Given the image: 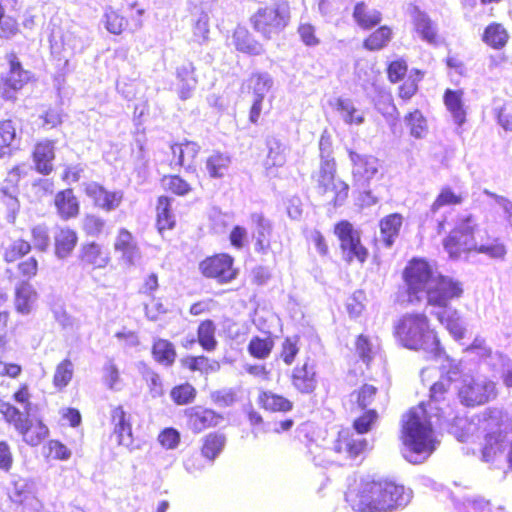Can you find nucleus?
<instances>
[{
    "instance_id": "obj_55",
    "label": "nucleus",
    "mask_w": 512,
    "mask_h": 512,
    "mask_svg": "<svg viewBox=\"0 0 512 512\" xmlns=\"http://www.w3.org/2000/svg\"><path fill=\"white\" fill-rule=\"evenodd\" d=\"M209 35V16L206 12H201L193 25V40L198 44H203L208 40Z\"/></svg>"
},
{
    "instance_id": "obj_7",
    "label": "nucleus",
    "mask_w": 512,
    "mask_h": 512,
    "mask_svg": "<svg viewBox=\"0 0 512 512\" xmlns=\"http://www.w3.org/2000/svg\"><path fill=\"white\" fill-rule=\"evenodd\" d=\"M320 168L314 175L317 192L325 197L327 203L335 207L344 203L348 196L347 183L335 177L336 163L332 156V142L329 136L322 135L319 141Z\"/></svg>"
},
{
    "instance_id": "obj_23",
    "label": "nucleus",
    "mask_w": 512,
    "mask_h": 512,
    "mask_svg": "<svg viewBox=\"0 0 512 512\" xmlns=\"http://www.w3.org/2000/svg\"><path fill=\"white\" fill-rule=\"evenodd\" d=\"M442 310L437 312L436 316L438 320L445 325L446 329L452 335L455 340H461L466 334V325L460 315V313L448 306H438Z\"/></svg>"
},
{
    "instance_id": "obj_35",
    "label": "nucleus",
    "mask_w": 512,
    "mask_h": 512,
    "mask_svg": "<svg viewBox=\"0 0 512 512\" xmlns=\"http://www.w3.org/2000/svg\"><path fill=\"white\" fill-rule=\"evenodd\" d=\"M336 111L341 119L348 125H361L364 122L363 111L356 108L350 99H337Z\"/></svg>"
},
{
    "instance_id": "obj_36",
    "label": "nucleus",
    "mask_w": 512,
    "mask_h": 512,
    "mask_svg": "<svg viewBox=\"0 0 512 512\" xmlns=\"http://www.w3.org/2000/svg\"><path fill=\"white\" fill-rule=\"evenodd\" d=\"M465 198L466 195L462 192H456L450 186L445 185L440 189L439 194L431 205L430 211L432 214H435L442 207L460 205Z\"/></svg>"
},
{
    "instance_id": "obj_52",
    "label": "nucleus",
    "mask_w": 512,
    "mask_h": 512,
    "mask_svg": "<svg viewBox=\"0 0 512 512\" xmlns=\"http://www.w3.org/2000/svg\"><path fill=\"white\" fill-rule=\"evenodd\" d=\"M273 349V341L270 338L254 337L248 345L249 353L258 359L267 358Z\"/></svg>"
},
{
    "instance_id": "obj_53",
    "label": "nucleus",
    "mask_w": 512,
    "mask_h": 512,
    "mask_svg": "<svg viewBox=\"0 0 512 512\" xmlns=\"http://www.w3.org/2000/svg\"><path fill=\"white\" fill-rule=\"evenodd\" d=\"M377 389L369 384L363 385L358 391L351 393V402L357 403L358 407L365 409L368 407L375 398Z\"/></svg>"
},
{
    "instance_id": "obj_16",
    "label": "nucleus",
    "mask_w": 512,
    "mask_h": 512,
    "mask_svg": "<svg viewBox=\"0 0 512 512\" xmlns=\"http://www.w3.org/2000/svg\"><path fill=\"white\" fill-rule=\"evenodd\" d=\"M114 250L120 254L121 262L128 267L135 266L141 259V251L130 231L119 229L115 241Z\"/></svg>"
},
{
    "instance_id": "obj_56",
    "label": "nucleus",
    "mask_w": 512,
    "mask_h": 512,
    "mask_svg": "<svg viewBox=\"0 0 512 512\" xmlns=\"http://www.w3.org/2000/svg\"><path fill=\"white\" fill-rule=\"evenodd\" d=\"M170 395H171L172 400L176 404L185 405L194 400L195 395H196V390L192 385L186 383V384H182L177 387H174L171 390Z\"/></svg>"
},
{
    "instance_id": "obj_48",
    "label": "nucleus",
    "mask_w": 512,
    "mask_h": 512,
    "mask_svg": "<svg viewBox=\"0 0 512 512\" xmlns=\"http://www.w3.org/2000/svg\"><path fill=\"white\" fill-rule=\"evenodd\" d=\"M268 155L266 164L268 166H282L286 161L285 146L276 138L267 140Z\"/></svg>"
},
{
    "instance_id": "obj_59",
    "label": "nucleus",
    "mask_w": 512,
    "mask_h": 512,
    "mask_svg": "<svg viewBox=\"0 0 512 512\" xmlns=\"http://www.w3.org/2000/svg\"><path fill=\"white\" fill-rule=\"evenodd\" d=\"M31 249V245L24 240L14 241L5 251L4 259L7 262H13L18 258L26 255Z\"/></svg>"
},
{
    "instance_id": "obj_61",
    "label": "nucleus",
    "mask_w": 512,
    "mask_h": 512,
    "mask_svg": "<svg viewBox=\"0 0 512 512\" xmlns=\"http://www.w3.org/2000/svg\"><path fill=\"white\" fill-rule=\"evenodd\" d=\"M103 381L109 389H117L120 381V373L118 367L111 359L103 366Z\"/></svg>"
},
{
    "instance_id": "obj_20",
    "label": "nucleus",
    "mask_w": 512,
    "mask_h": 512,
    "mask_svg": "<svg viewBox=\"0 0 512 512\" xmlns=\"http://www.w3.org/2000/svg\"><path fill=\"white\" fill-rule=\"evenodd\" d=\"M85 191L94 204L105 211L117 209L123 200L122 191H108L97 183L88 184Z\"/></svg>"
},
{
    "instance_id": "obj_18",
    "label": "nucleus",
    "mask_w": 512,
    "mask_h": 512,
    "mask_svg": "<svg viewBox=\"0 0 512 512\" xmlns=\"http://www.w3.org/2000/svg\"><path fill=\"white\" fill-rule=\"evenodd\" d=\"M55 144L56 142L50 139H43L35 144L32 159L34 168L39 174L49 175L53 171V162L56 157Z\"/></svg>"
},
{
    "instance_id": "obj_37",
    "label": "nucleus",
    "mask_w": 512,
    "mask_h": 512,
    "mask_svg": "<svg viewBox=\"0 0 512 512\" xmlns=\"http://www.w3.org/2000/svg\"><path fill=\"white\" fill-rule=\"evenodd\" d=\"M259 404L273 412H287L293 407L290 400L271 391H262L258 398Z\"/></svg>"
},
{
    "instance_id": "obj_51",
    "label": "nucleus",
    "mask_w": 512,
    "mask_h": 512,
    "mask_svg": "<svg viewBox=\"0 0 512 512\" xmlns=\"http://www.w3.org/2000/svg\"><path fill=\"white\" fill-rule=\"evenodd\" d=\"M391 39V30L387 26H382L373 32L365 41L364 47L367 50L374 51L382 49Z\"/></svg>"
},
{
    "instance_id": "obj_14",
    "label": "nucleus",
    "mask_w": 512,
    "mask_h": 512,
    "mask_svg": "<svg viewBox=\"0 0 512 512\" xmlns=\"http://www.w3.org/2000/svg\"><path fill=\"white\" fill-rule=\"evenodd\" d=\"M232 265V257L219 254L203 260L199 268L205 277L216 279L219 283H227L236 277V271Z\"/></svg>"
},
{
    "instance_id": "obj_13",
    "label": "nucleus",
    "mask_w": 512,
    "mask_h": 512,
    "mask_svg": "<svg viewBox=\"0 0 512 512\" xmlns=\"http://www.w3.org/2000/svg\"><path fill=\"white\" fill-rule=\"evenodd\" d=\"M9 62L10 69L2 76L0 93L5 100H15L16 93L30 81L31 73L22 68L15 55H11Z\"/></svg>"
},
{
    "instance_id": "obj_63",
    "label": "nucleus",
    "mask_w": 512,
    "mask_h": 512,
    "mask_svg": "<svg viewBox=\"0 0 512 512\" xmlns=\"http://www.w3.org/2000/svg\"><path fill=\"white\" fill-rule=\"evenodd\" d=\"M356 351L363 362L369 363L376 353V346L365 336L360 335L356 342Z\"/></svg>"
},
{
    "instance_id": "obj_38",
    "label": "nucleus",
    "mask_w": 512,
    "mask_h": 512,
    "mask_svg": "<svg viewBox=\"0 0 512 512\" xmlns=\"http://www.w3.org/2000/svg\"><path fill=\"white\" fill-rule=\"evenodd\" d=\"M509 39L507 30L502 24L491 23L483 33L482 40L488 46L494 49L503 48Z\"/></svg>"
},
{
    "instance_id": "obj_29",
    "label": "nucleus",
    "mask_w": 512,
    "mask_h": 512,
    "mask_svg": "<svg viewBox=\"0 0 512 512\" xmlns=\"http://www.w3.org/2000/svg\"><path fill=\"white\" fill-rule=\"evenodd\" d=\"M444 104L452 116L453 122L461 127L466 121V110L463 103V91L447 89L444 93Z\"/></svg>"
},
{
    "instance_id": "obj_5",
    "label": "nucleus",
    "mask_w": 512,
    "mask_h": 512,
    "mask_svg": "<svg viewBox=\"0 0 512 512\" xmlns=\"http://www.w3.org/2000/svg\"><path fill=\"white\" fill-rule=\"evenodd\" d=\"M394 334L399 343L411 350H424L435 360L440 359L443 351L435 332L430 329L428 318L424 314H405L394 326Z\"/></svg>"
},
{
    "instance_id": "obj_64",
    "label": "nucleus",
    "mask_w": 512,
    "mask_h": 512,
    "mask_svg": "<svg viewBox=\"0 0 512 512\" xmlns=\"http://www.w3.org/2000/svg\"><path fill=\"white\" fill-rule=\"evenodd\" d=\"M105 221L95 215H87L83 219V230L89 236H98L104 229Z\"/></svg>"
},
{
    "instance_id": "obj_60",
    "label": "nucleus",
    "mask_w": 512,
    "mask_h": 512,
    "mask_svg": "<svg viewBox=\"0 0 512 512\" xmlns=\"http://www.w3.org/2000/svg\"><path fill=\"white\" fill-rule=\"evenodd\" d=\"M163 186L174 194L183 196L190 192V185L179 176H167L162 180Z\"/></svg>"
},
{
    "instance_id": "obj_26",
    "label": "nucleus",
    "mask_w": 512,
    "mask_h": 512,
    "mask_svg": "<svg viewBox=\"0 0 512 512\" xmlns=\"http://www.w3.org/2000/svg\"><path fill=\"white\" fill-rule=\"evenodd\" d=\"M78 241L77 233L68 227H58L54 233L55 255L65 259L74 250Z\"/></svg>"
},
{
    "instance_id": "obj_25",
    "label": "nucleus",
    "mask_w": 512,
    "mask_h": 512,
    "mask_svg": "<svg viewBox=\"0 0 512 512\" xmlns=\"http://www.w3.org/2000/svg\"><path fill=\"white\" fill-rule=\"evenodd\" d=\"M411 17L416 32L429 44H437V25L418 7H413Z\"/></svg>"
},
{
    "instance_id": "obj_24",
    "label": "nucleus",
    "mask_w": 512,
    "mask_h": 512,
    "mask_svg": "<svg viewBox=\"0 0 512 512\" xmlns=\"http://www.w3.org/2000/svg\"><path fill=\"white\" fill-rule=\"evenodd\" d=\"M173 162L186 170H195V159L200 152V146L192 141L171 146Z\"/></svg>"
},
{
    "instance_id": "obj_9",
    "label": "nucleus",
    "mask_w": 512,
    "mask_h": 512,
    "mask_svg": "<svg viewBox=\"0 0 512 512\" xmlns=\"http://www.w3.org/2000/svg\"><path fill=\"white\" fill-rule=\"evenodd\" d=\"M458 396L465 406L484 405L496 398V383L485 375H464L458 390Z\"/></svg>"
},
{
    "instance_id": "obj_47",
    "label": "nucleus",
    "mask_w": 512,
    "mask_h": 512,
    "mask_svg": "<svg viewBox=\"0 0 512 512\" xmlns=\"http://www.w3.org/2000/svg\"><path fill=\"white\" fill-rule=\"evenodd\" d=\"M405 122L410 129L411 136L415 138H423L427 134V121L419 110L409 113L405 117Z\"/></svg>"
},
{
    "instance_id": "obj_8",
    "label": "nucleus",
    "mask_w": 512,
    "mask_h": 512,
    "mask_svg": "<svg viewBox=\"0 0 512 512\" xmlns=\"http://www.w3.org/2000/svg\"><path fill=\"white\" fill-rule=\"evenodd\" d=\"M290 20V7L285 1L259 8L251 17L254 29L267 39L279 34Z\"/></svg>"
},
{
    "instance_id": "obj_15",
    "label": "nucleus",
    "mask_w": 512,
    "mask_h": 512,
    "mask_svg": "<svg viewBox=\"0 0 512 512\" xmlns=\"http://www.w3.org/2000/svg\"><path fill=\"white\" fill-rule=\"evenodd\" d=\"M353 165L352 175L358 187L365 188L379 171V161L376 157L349 151Z\"/></svg>"
},
{
    "instance_id": "obj_33",
    "label": "nucleus",
    "mask_w": 512,
    "mask_h": 512,
    "mask_svg": "<svg viewBox=\"0 0 512 512\" xmlns=\"http://www.w3.org/2000/svg\"><path fill=\"white\" fill-rule=\"evenodd\" d=\"M402 216L400 214H390L380 221L381 239L386 247H391L398 236L402 226Z\"/></svg>"
},
{
    "instance_id": "obj_50",
    "label": "nucleus",
    "mask_w": 512,
    "mask_h": 512,
    "mask_svg": "<svg viewBox=\"0 0 512 512\" xmlns=\"http://www.w3.org/2000/svg\"><path fill=\"white\" fill-rule=\"evenodd\" d=\"M183 365L192 371H200L202 373L216 372L220 365L217 361H210L205 356L187 357L183 359Z\"/></svg>"
},
{
    "instance_id": "obj_42",
    "label": "nucleus",
    "mask_w": 512,
    "mask_h": 512,
    "mask_svg": "<svg viewBox=\"0 0 512 512\" xmlns=\"http://www.w3.org/2000/svg\"><path fill=\"white\" fill-rule=\"evenodd\" d=\"M231 159L227 154L215 152L206 160V169L213 178H221L227 172Z\"/></svg>"
},
{
    "instance_id": "obj_2",
    "label": "nucleus",
    "mask_w": 512,
    "mask_h": 512,
    "mask_svg": "<svg viewBox=\"0 0 512 512\" xmlns=\"http://www.w3.org/2000/svg\"><path fill=\"white\" fill-rule=\"evenodd\" d=\"M403 277L411 303L426 299L431 306H445L463 294L461 282L438 274L424 259H412Z\"/></svg>"
},
{
    "instance_id": "obj_3",
    "label": "nucleus",
    "mask_w": 512,
    "mask_h": 512,
    "mask_svg": "<svg viewBox=\"0 0 512 512\" xmlns=\"http://www.w3.org/2000/svg\"><path fill=\"white\" fill-rule=\"evenodd\" d=\"M345 497L356 512H393L410 502L412 491L392 481L362 480Z\"/></svg>"
},
{
    "instance_id": "obj_46",
    "label": "nucleus",
    "mask_w": 512,
    "mask_h": 512,
    "mask_svg": "<svg viewBox=\"0 0 512 512\" xmlns=\"http://www.w3.org/2000/svg\"><path fill=\"white\" fill-rule=\"evenodd\" d=\"M74 365L69 359L61 361L55 369L53 384L58 389L65 388L72 380Z\"/></svg>"
},
{
    "instance_id": "obj_41",
    "label": "nucleus",
    "mask_w": 512,
    "mask_h": 512,
    "mask_svg": "<svg viewBox=\"0 0 512 512\" xmlns=\"http://www.w3.org/2000/svg\"><path fill=\"white\" fill-rule=\"evenodd\" d=\"M353 17L363 29L372 28L381 21V13L375 9H368L364 3L355 6Z\"/></svg>"
},
{
    "instance_id": "obj_30",
    "label": "nucleus",
    "mask_w": 512,
    "mask_h": 512,
    "mask_svg": "<svg viewBox=\"0 0 512 512\" xmlns=\"http://www.w3.org/2000/svg\"><path fill=\"white\" fill-rule=\"evenodd\" d=\"M464 351L470 354H475L494 369L497 368V362L504 361V356L498 352L493 353L491 348L487 346L486 340L481 336H476L473 342L467 346Z\"/></svg>"
},
{
    "instance_id": "obj_12",
    "label": "nucleus",
    "mask_w": 512,
    "mask_h": 512,
    "mask_svg": "<svg viewBox=\"0 0 512 512\" xmlns=\"http://www.w3.org/2000/svg\"><path fill=\"white\" fill-rule=\"evenodd\" d=\"M8 495L13 502L31 511L40 512L43 508L42 502L36 496V484L30 479L13 476Z\"/></svg>"
},
{
    "instance_id": "obj_32",
    "label": "nucleus",
    "mask_w": 512,
    "mask_h": 512,
    "mask_svg": "<svg viewBox=\"0 0 512 512\" xmlns=\"http://www.w3.org/2000/svg\"><path fill=\"white\" fill-rule=\"evenodd\" d=\"M152 355L156 362L166 367L171 366L177 356L174 344L162 338L154 339Z\"/></svg>"
},
{
    "instance_id": "obj_40",
    "label": "nucleus",
    "mask_w": 512,
    "mask_h": 512,
    "mask_svg": "<svg viewBox=\"0 0 512 512\" xmlns=\"http://www.w3.org/2000/svg\"><path fill=\"white\" fill-rule=\"evenodd\" d=\"M82 260L95 268H104L109 262V256L99 244L92 242L82 247Z\"/></svg>"
},
{
    "instance_id": "obj_10",
    "label": "nucleus",
    "mask_w": 512,
    "mask_h": 512,
    "mask_svg": "<svg viewBox=\"0 0 512 512\" xmlns=\"http://www.w3.org/2000/svg\"><path fill=\"white\" fill-rule=\"evenodd\" d=\"M335 234L340 240V246L345 260L356 259L363 263L368 255L367 249L361 244L360 234L348 221H341L335 226Z\"/></svg>"
},
{
    "instance_id": "obj_4",
    "label": "nucleus",
    "mask_w": 512,
    "mask_h": 512,
    "mask_svg": "<svg viewBox=\"0 0 512 512\" xmlns=\"http://www.w3.org/2000/svg\"><path fill=\"white\" fill-rule=\"evenodd\" d=\"M482 234L473 215H460L455 228L444 240V248L451 258H458L462 252L476 251L492 259H503L505 246L498 240L484 239Z\"/></svg>"
},
{
    "instance_id": "obj_58",
    "label": "nucleus",
    "mask_w": 512,
    "mask_h": 512,
    "mask_svg": "<svg viewBox=\"0 0 512 512\" xmlns=\"http://www.w3.org/2000/svg\"><path fill=\"white\" fill-rule=\"evenodd\" d=\"M455 512H492L489 502L482 498H467L463 503L456 505Z\"/></svg>"
},
{
    "instance_id": "obj_62",
    "label": "nucleus",
    "mask_w": 512,
    "mask_h": 512,
    "mask_svg": "<svg viewBox=\"0 0 512 512\" xmlns=\"http://www.w3.org/2000/svg\"><path fill=\"white\" fill-rule=\"evenodd\" d=\"M158 442L165 449H175L180 443V433L174 428H165L158 435Z\"/></svg>"
},
{
    "instance_id": "obj_43",
    "label": "nucleus",
    "mask_w": 512,
    "mask_h": 512,
    "mask_svg": "<svg viewBox=\"0 0 512 512\" xmlns=\"http://www.w3.org/2000/svg\"><path fill=\"white\" fill-rule=\"evenodd\" d=\"M171 199L167 196L158 198L157 203V225L160 232L171 229L174 226L175 218L170 211Z\"/></svg>"
},
{
    "instance_id": "obj_27",
    "label": "nucleus",
    "mask_w": 512,
    "mask_h": 512,
    "mask_svg": "<svg viewBox=\"0 0 512 512\" xmlns=\"http://www.w3.org/2000/svg\"><path fill=\"white\" fill-rule=\"evenodd\" d=\"M38 294L35 288L28 282H21L15 291V308L18 313L28 315L32 312Z\"/></svg>"
},
{
    "instance_id": "obj_19",
    "label": "nucleus",
    "mask_w": 512,
    "mask_h": 512,
    "mask_svg": "<svg viewBox=\"0 0 512 512\" xmlns=\"http://www.w3.org/2000/svg\"><path fill=\"white\" fill-rule=\"evenodd\" d=\"M111 421L118 444L132 449L134 439L130 414L126 413L122 406H117L111 411Z\"/></svg>"
},
{
    "instance_id": "obj_57",
    "label": "nucleus",
    "mask_w": 512,
    "mask_h": 512,
    "mask_svg": "<svg viewBox=\"0 0 512 512\" xmlns=\"http://www.w3.org/2000/svg\"><path fill=\"white\" fill-rule=\"evenodd\" d=\"M0 412L8 423L14 425L16 430L23 429V423L27 418L23 416L19 409L10 403H1Z\"/></svg>"
},
{
    "instance_id": "obj_6",
    "label": "nucleus",
    "mask_w": 512,
    "mask_h": 512,
    "mask_svg": "<svg viewBox=\"0 0 512 512\" xmlns=\"http://www.w3.org/2000/svg\"><path fill=\"white\" fill-rule=\"evenodd\" d=\"M476 428L484 434L482 447L483 461H492L509 445L507 459L512 466V429H510V425L504 421L502 411L498 409L485 411L477 418Z\"/></svg>"
},
{
    "instance_id": "obj_11",
    "label": "nucleus",
    "mask_w": 512,
    "mask_h": 512,
    "mask_svg": "<svg viewBox=\"0 0 512 512\" xmlns=\"http://www.w3.org/2000/svg\"><path fill=\"white\" fill-rule=\"evenodd\" d=\"M366 439L350 429H343L338 433L333 443V451L338 455L337 461H347L361 456L367 449Z\"/></svg>"
},
{
    "instance_id": "obj_39",
    "label": "nucleus",
    "mask_w": 512,
    "mask_h": 512,
    "mask_svg": "<svg viewBox=\"0 0 512 512\" xmlns=\"http://www.w3.org/2000/svg\"><path fill=\"white\" fill-rule=\"evenodd\" d=\"M233 40L236 49L241 52L252 55H260L264 51L262 45L255 41L249 35L248 31L243 28H238L235 30Z\"/></svg>"
},
{
    "instance_id": "obj_22",
    "label": "nucleus",
    "mask_w": 512,
    "mask_h": 512,
    "mask_svg": "<svg viewBox=\"0 0 512 512\" xmlns=\"http://www.w3.org/2000/svg\"><path fill=\"white\" fill-rule=\"evenodd\" d=\"M291 381L293 387L303 394H311L315 391L318 380L314 365L306 361L301 366L292 370Z\"/></svg>"
},
{
    "instance_id": "obj_44",
    "label": "nucleus",
    "mask_w": 512,
    "mask_h": 512,
    "mask_svg": "<svg viewBox=\"0 0 512 512\" xmlns=\"http://www.w3.org/2000/svg\"><path fill=\"white\" fill-rule=\"evenodd\" d=\"M216 326L211 320L203 321L198 327V342L206 351H213L217 346Z\"/></svg>"
},
{
    "instance_id": "obj_31",
    "label": "nucleus",
    "mask_w": 512,
    "mask_h": 512,
    "mask_svg": "<svg viewBox=\"0 0 512 512\" xmlns=\"http://www.w3.org/2000/svg\"><path fill=\"white\" fill-rule=\"evenodd\" d=\"M17 431L22 435L23 441L30 446L39 445L49 433L47 426L41 421L32 423L28 419L23 423V429Z\"/></svg>"
},
{
    "instance_id": "obj_28",
    "label": "nucleus",
    "mask_w": 512,
    "mask_h": 512,
    "mask_svg": "<svg viewBox=\"0 0 512 512\" xmlns=\"http://www.w3.org/2000/svg\"><path fill=\"white\" fill-rule=\"evenodd\" d=\"M54 203L57 213L63 220L75 218L79 214V202L72 189H65L56 194Z\"/></svg>"
},
{
    "instance_id": "obj_21",
    "label": "nucleus",
    "mask_w": 512,
    "mask_h": 512,
    "mask_svg": "<svg viewBox=\"0 0 512 512\" xmlns=\"http://www.w3.org/2000/svg\"><path fill=\"white\" fill-rule=\"evenodd\" d=\"M188 421L187 425L194 433L219 425L223 421V417L211 409L202 407H193L186 412Z\"/></svg>"
},
{
    "instance_id": "obj_34",
    "label": "nucleus",
    "mask_w": 512,
    "mask_h": 512,
    "mask_svg": "<svg viewBox=\"0 0 512 512\" xmlns=\"http://www.w3.org/2000/svg\"><path fill=\"white\" fill-rule=\"evenodd\" d=\"M226 445V437L224 434L214 432L209 433L203 438L201 454L209 461H214L223 451Z\"/></svg>"
},
{
    "instance_id": "obj_1",
    "label": "nucleus",
    "mask_w": 512,
    "mask_h": 512,
    "mask_svg": "<svg viewBox=\"0 0 512 512\" xmlns=\"http://www.w3.org/2000/svg\"><path fill=\"white\" fill-rule=\"evenodd\" d=\"M458 374L457 367L448 371V379L438 381L430 388V400L427 406L419 404L409 410L403 417L402 440L404 444L403 456L413 464L424 462L436 449L439 441L432 429L433 418L440 427L447 426L459 441H469L476 429L474 420L468 421L464 417H452V408L445 403V393L450 382Z\"/></svg>"
},
{
    "instance_id": "obj_49",
    "label": "nucleus",
    "mask_w": 512,
    "mask_h": 512,
    "mask_svg": "<svg viewBox=\"0 0 512 512\" xmlns=\"http://www.w3.org/2000/svg\"><path fill=\"white\" fill-rule=\"evenodd\" d=\"M250 83L253 90V96L264 99L273 86V79L270 74L266 72L255 73L252 75Z\"/></svg>"
},
{
    "instance_id": "obj_54",
    "label": "nucleus",
    "mask_w": 512,
    "mask_h": 512,
    "mask_svg": "<svg viewBox=\"0 0 512 512\" xmlns=\"http://www.w3.org/2000/svg\"><path fill=\"white\" fill-rule=\"evenodd\" d=\"M104 24L110 33L119 35L124 30L126 20L112 8H107L104 14Z\"/></svg>"
},
{
    "instance_id": "obj_45",
    "label": "nucleus",
    "mask_w": 512,
    "mask_h": 512,
    "mask_svg": "<svg viewBox=\"0 0 512 512\" xmlns=\"http://www.w3.org/2000/svg\"><path fill=\"white\" fill-rule=\"evenodd\" d=\"M300 338L297 335L286 337L280 347L279 358L288 366L292 365L300 351Z\"/></svg>"
},
{
    "instance_id": "obj_17",
    "label": "nucleus",
    "mask_w": 512,
    "mask_h": 512,
    "mask_svg": "<svg viewBox=\"0 0 512 512\" xmlns=\"http://www.w3.org/2000/svg\"><path fill=\"white\" fill-rule=\"evenodd\" d=\"M251 222L254 225L255 251L263 255L273 251L274 242H272L273 227L271 221L265 218L262 213H252Z\"/></svg>"
}]
</instances>
